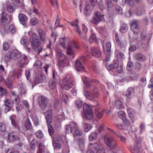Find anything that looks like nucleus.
<instances>
[{"instance_id": "nucleus-1", "label": "nucleus", "mask_w": 153, "mask_h": 153, "mask_svg": "<svg viewBox=\"0 0 153 153\" xmlns=\"http://www.w3.org/2000/svg\"><path fill=\"white\" fill-rule=\"evenodd\" d=\"M52 104H50L49 106V108L50 109L45 114L46 119L48 125V128L49 133L50 135H52L54 132V130L52 126L50 124V123L52 122Z\"/></svg>"}, {"instance_id": "nucleus-2", "label": "nucleus", "mask_w": 153, "mask_h": 153, "mask_svg": "<svg viewBox=\"0 0 153 153\" xmlns=\"http://www.w3.org/2000/svg\"><path fill=\"white\" fill-rule=\"evenodd\" d=\"M30 39L33 48L37 50L38 54L42 52L43 50V47L40 46V43L37 34L35 33H33Z\"/></svg>"}, {"instance_id": "nucleus-3", "label": "nucleus", "mask_w": 153, "mask_h": 153, "mask_svg": "<svg viewBox=\"0 0 153 153\" xmlns=\"http://www.w3.org/2000/svg\"><path fill=\"white\" fill-rule=\"evenodd\" d=\"M56 59L59 60L58 65L61 68L66 65V62L68 61L66 56L63 53L60 49L56 50Z\"/></svg>"}, {"instance_id": "nucleus-4", "label": "nucleus", "mask_w": 153, "mask_h": 153, "mask_svg": "<svg viewBox=\"0 0 153 153\" xmlns=\"http://www.w3.org/2000/svg\"><path fill=\"white\" fill-rule=\"evenodd\" d=\"M72 77L70 75H67L63 79L61 88L62 89L69 90L72 86Z\"/></svg>"}, {"instance_id": "nucleus-5", "label": "nucleus", "mask_w": 153, "mask_h": 153, "mask_svg": "<svg viewBox=\"0 0 153 153\" xmlns=\"http://www.w3.org/2000/svg\"><path fill=\"white\" fill-rule=\"evenodd\" d=\"M104 141L106 144L111 149H115L117 148V143L111 137L106 135H105L104 137Z\"/></svg>"}, {"instance_id": "nucleus-6", "label": "nucleus", "mask_w": 153, "mask_h": 153, "mask_svg": "<svg viewBox=\"0 0 153 153\" xmlns=\"http://www.w3.org/2000/svg\"><path fill=\"white\" fill-rule=\"evenodd\" d=\"M83 110L85 117L88 120L91 119L93 117V113L88 105L84 104L83 105Z\"/></svg>"}, {"instance_id": "nucleus-7", "label": "nucleus", "mask_w": 153, "mask_h": 153, "mask_svg": "<svg viewBox=\"0 0 153 153\" xmlns=\"http://www.w3.org/2000/svg\"><path fill=\"white\" fill-rule=\"evenodd\" d=\"M20 56L19 51L15 50L10 52L7 53L6 55V57L9 60H16L19 58Z\"/></svg>"}, {"instance_id": "nucleus-8", "label": "nucleus", "mask_w": 153, "mask_h": 153, "mask_svg": "<svg viewBox=\"0 0 153 153\" xmlns=\"http://www.w3.org/2000/svg\"><path fill=\"white\" fill-rule=\"evenodd\" d=\"M95 15L96 16L93 18L91 22L93 24L97 25L100 22L103 20L104 17L103 15L101 14L98 11L95 12Z\"/></svg>"}, {"instance_id": "nucleus-9", "label": "nucleus", "mask_w": 153, "mask_h": 153, "mask_svg": "<svg viewBox=\"0 0 153 153\" xmlns=\"http://www.w3.org/2000/svg\"><path fill=\"white\" fill-rule=\"evenodd\" d=\"M85 57H82L79 59L75 61L76 65V69L78 71H84V66L82 63V62H84V59Z\"/></svg>"}, {"instance_id": "nucleus-10", "label": "nucleus", "mask_w": 153, "mask_h": 153, "mask_svg": "<svg viewBox=\"0 0 153 153\" xmlns=\"http://www.w3.org/2000/svg\"><path fill=\"white\" fill-rule=\"evenodd\" d=\"M140 37L141 40L137 42L138 44H140L142 45L143 44V43L142 42V41L144 42V44H148L149 43L150 40V37L146 33H142Z\"/></svg>"}, {"instance_id": "nucleus-11", "label": "nucleus", "mask_w": 153, "mask_h": 153, "mask_svg": "<svg viewBox=\"0 0 153 153\" xmlns=\"http://www.w3.org/2000/svg\"><path fill=\"white\" fill-rule=\"evenodd\" d=\"M85 96L89 100L93 101L94 103V106H97L98 105L99 103L96 99L94 98L93 95L90 92L88 91H85L84 92Z\"/></svg>"}, {"instance_id": "nucleus-12", "label": "nucleus", "mask_w": 153, "mask_h": 153, "mask_svg": "<svg viewBox=\"0 0 153 153\" xmlns=\"http://www.w3.org/2000/svg\"><path fill=\"white\" fill-rule=\"evenodd\" d=\"M135 141L136 144L134 147V153H140L142 151V148L140 145L141 139L139 137H136Z\"/></svg>"}, {"instance_id": "nucleus-13", "label": "nucleus", "mask_w": 153, "mask_h": 153, "mask_svg": "<svg viewBox=\"0 0 153 153\" xmlns=\"http://www.w3.org/2000/svg\"><path fill=\"white\" fill-rule=\"evenodd\" d=\"M18 59L17 64L21 67H23L25 64L28 63L27 57L24 55L20 56Z\"/></svg>"}, {"instance_id": "nucleus-14", "label": "nucleus", "mask_w": 153, "mask_h": 153, "mask_svg": "<svg viewBox=\"0 0 153 153\" xmlns=\"http://www.w3.org/2000/svg\"><path fill=\"white\" fill-rule=\"evenodd\" d=\"M77 128V125L75 123L72 122L66 125L65 130L66 133H70L72 132L73 130Z\"/></svg>"}, {"instance_id": "nucleus-15", "label": "nucleus", "mask_w": 153, "mask_h": 153, "mask_svg": "<svg viewBox=\"0 0 153 153\" xmlns=\"http://www.w3.org/2000/svg\"><path fill=\"white\" fill-rule=\"evenodd\" d=\"M4 101L5 102L4 110L5 112H7L10 111V108L13 106L14 104V102L12 100L8 99H6Z\"/></svg>"}, {"instance_id": "nucleus-16", "label": "nucleus", "mask_w": 153, "mask_h": 153, "mask_svg": "<svg viewBox=\"0 0 153 153\" xmlns=\"http://www.w3.org/2000/svg\"><path fill=\"white\" fill-rule=\"evenodd\" d=\"M10 118L13 127L15 128H17L18 130H19V121L17 119L16 115L14 114L11 116Z\"/></svg>"}, {"instance_id": "nucleus-17", "label": "nucleus", "mask_w": 153, "mask_h": 153, "mask_svg": "<svg viewBox=\"0 0 153 153\" xmlns=\"http://www.w3.org/2000/svg\"><path fill=\"white\" fill-rule=\"evenodd\" d=\"M18 17L20 23L23 26H26L27 24V18L25 15L20 13L19 14Z\"/></svg>"}, {"instance_id": "nucleus-18", "label": "nucleus", "mask_w": 153, "mask_h": 153, "mask_svg": "<svg viewBox=\"0 0 153 153\" xmlns=\"http://www.w3.org/2000/svg\"><path fill=\"white\" fill-rule=\"evenodd\" d=\"M37 32L41 42L43 43H45L47 38L45 32L41 29H39L37 31Z\"/></svg>"}, {"instance_id": "nucleus-19", "label": "nucleus", "mask_w": 153, "mask_h": 153, "mask_svg": "<svg viewBox=\"0 0 153 153\" xmlns=\"http://www.w3.org/2000/svg\"><path fill=\"white\" fill-rule=\"evenodd\" d=\"M45 78V76L44 74H39L34 79L33 81L35 84H38L44 81Z\"/></svg>"}, {"instance_id": "nucleus-20", "label": "nucleus", "mask_w": 153, "mask_h": 153, "mask_svg": "<svg viewBox=\"0 0 153 153\" xmlns=\"http://www.w3.org/2000/svg\"><path fill=\"white\" fill-rule=\"evenodd\" d=\"M48 102V100L47 98L43 96H41L40 106L42 110L45 109Z\"/></svg>"}, {"instance_id": "nucleus-21", "label": "nucleus", "mask_w": 153, "mask_h": 153, "mask_svg": "<svg viewBox=\"0 0 153 153\" xmlns=\"http://www.w3.org/2000/svg\"><path fill=\"white\" fill-rule=\"evenodd\" d=\"M94 147L97 151V153H105L104 148L101 144L95 143L94 144Z\"/></svg>"}, {"instance_id": "nucleus-22", "label": "nucleus", "mask_w": 153, "mask_h": 153, "mask_svg": "<svg viewBox=\"0 0 153 153\" xmlns=\"http://www.w3.org/2000/svg\"><path fill=\"white\" fill-rule=\"evenodd\" d=\"M92 53L95 57L97 58L101 57V52L97 48H93L92 49Z\"/></svg>"}, {"instance_id": "nucleus-23", "label": "nucleus", "mask_w": 153, "mask_h": 153, "mask_svg": "<svg viewBox=\"0 0 153 153\" xmlns=\"http://www.w3.org/2000/svg\"><path fill=\"white\" fill-rule=\"evenodd\" d=\"M19 137L17 135H15L13 133L9 134L8 136V140L9 142H13L16 140H18Z\"/></svg>"}, {"instance_id": "nucleus-24", "label": "nucleus", "mask_w": 153, "mask_h": 153, "mask_svg": "<svg viewBox=\"0 0 153 153\" xmlns=\"http://www.w3.org/2000/svg\"><path fill=\"white\" fill-rule=\"evenodd\" d=\"M1 15L2 16L1 21L2 23L7 22L8 20H9V21L12 20V16L9 15L7 14L5 16L4 15V13H1Z\"/></svg>"}, {"instance_id": "nucleus-25", "label": "nucleus", "mask_w": 153, "mask_h": 153, "mask_svg": "<svg viewBox=\"0 0 153 153\" xmlns=\"http://www.w3.org/2000/svg\"><path fill=\"white\" fill-rule=\"evenodd\" d=\"M144 13V9L142 6H139L136 9L135 14L138 16H140L143 14Z\"/></svg>"}, {"instance_id": "nucleus-26", "label": "nucleus", "mask_w": 153, "mask_h": 153, "mask_svg": "<svg viewBox=\"0 0 153 153\" xmlns=\"http://www.w3.org/2000/svg\"><path fill=\"white\" fill-rule=\"evenodd\" d=\"M115 39L117 43L120 45L121 47H124L126 45V42H121L119 39L117 33H115Z\"/></svg>"}, {"instance_id": "nucleus-27", "label": "nucleus", "mask_w": 153, "mask_h": 153, "mask_svg": "<svg viewBox=\"0 0 153 153\" xmlns=\"http://www.w3.org/2000/svg\"><path fill=\"white\" fill-rule=\"evenodd\" d=\"M135 58L137 60L142 62L146 60V57L143 54L141 53H138L136 55Z\"/></svg>"}, {"instance_id": "nucleus-28", "label": "nucleus", "mask_w": 153, "mask_h": 153, "mask_svg": "<svg viewBox=\"0 0 153 153\" xmlns=\"http://www.w3.org/2000/svg\"><path fill=\"white\" fill-rule=\"evenodd\" d=\"M75 45L76 44L74 42H73L71 44L68 45L67 48V54L69 55H71L74 54V52L72 49V45Z\"/></svg>"}, {"instance_id": "nucleus-29", "label": "nucleus", "mask_w": 153, "mask_h": 153, "mask_svg": "<svg viewBox=\"0 0 153 153\" xmlns=\"http://www.w3.org/2000/svg\"><path fill=\"white\" fill-rule=\"evenodd\" d=\"M19 91L20 95H23L26 94L27 89L25 85L24 84H22L21 86Z\"/></svg>"}, {"instance_id": "nucleus-30", "label": "nucleus", "mask_w": 153, "mask_h": 153, "mask_svg": "<svg viewBox=\"0 0 153 153\" xmlns=\"http://www.w3.org/2000/svg\"><path fill=\"white\" fill-rule=\"evenodd\" d=\"M24 126L27 130H30L31 129L32 125L29 119L27 118L25 120Z\"/></svg>"}, {"instance_id": "nucleus-31", "label": "nucleus", "mask_w": 153, "mask_h": 153, "mask_svg": "<svg viewBox=\"0 0 153 153\" xmlns=\"http://www.w3.org/2000/svg\"><path fill=\"white\" fill-rule=\"evenodd\" d=\"M74 134L73 136L74 138H76V136H81L83 134L82 131L78 128L74 129Z\"/></svg>"}, {"instance_id": "nucleus-32", "label": "nucleus", "mask_w": 153, "mask_h": 153, "mask_svg": "<svg viewBox=\"0 0 153 153\" xmlns=\"http://www.w3.org/2000/svg\"><path fill=\"white\" fill-rule=\"evenodd\" d=\"M115 106L116 108L118 109H120L123 108V107L122 102L119 100L116 101L115 103Z\"/></svg>"}, {"instance_id": "nucleus-33", "label": "nucleus", "mask_w": 153, "mask_h": 153, "mask_svg": "<svg viewBox=\"0 0 153 153\" xmlns=\"http://www.w3.org/2000/svg\"><path fill=\"white\" fill-rule=\"evenodd\" d=\"M128 30V27L125 23L123 24L120 27V31L122 33H125Z\"/></svg>"}, {"instance_id": "nucleus-34", "label": "nucleus", "mask_w": 153, "mask_h": 153, "mask_svg": "<svg viewBox=\"0 0 153 153\" xmlns=\"http://www.w3.org/2000/svg\"><path fill=\"white\" fill-rule=\"evenodd\" d=\"M13 3L15 5L19 7H22L24 5L23 0H14Z\"/></svg>"}, {"instance_id": "nucleus-35", "label": "nucleus", "mask_w": 153, "mask_h": 153, "mask_svg": "<svg viewBox=\"0 0 153 153\" xmlns=\"http://www.w3.org/2000/svg\"><path fill=\"white\" fill-rule=\"evenodd\" d=\"M133 10L131 8L126 12L125 16L127 18H131L133 16Z\"/></svg>"}, {"instance_id": "nucleus-36", "label": "nucleus", "mask_w": 153, "mask_h": 153, "mask_svg": "<svg viewBox=\"0 0 153 153\" xmlns=\"http://www.w3.org/2000/svg\"><path fill=\"white\" fill-rule=\"evenodd\" d=\"M82 78L83 82L85 83L87 86L88 88L91 87V83L88 79L87 77L85 76H83Z\"/></svg>"}, {"instance_id": "nucleus-37", "label": "nucleus", "mask_w": 153, "mask_h": 153, "mask_svg": "<svg viewBox=\"0 0 153 153\" xmlns=\"http://www.w3.org/2000/svg\"><path fill=\"white\" fill-rule=\"evenodd\" d=\"M134 33H137L140 32V28L139 26L138 22L137 20H134Z\"/></svg>"}, {"instance_id": "nucleus-38", "label": "nucleus", "mask_w": 153, "mask_h": 153, "mask_svg": "<svg viewBox=\"0 0 153 153\" xmlns=\"http://www.w3.org/2000/svg\"><path fill=\"white\" fill-rule=\"evenodd\" d=\"M111 47V44L110 42L107 43L105 46L103 47L104 50L105 52H107L109 53L110 51Z\"/></svg>"}, {"instance_id": "nucleus-39", "label": "nucleus", "mask_w": 153, "mask_h": 153, "mask_svg": "<svg viewBox=\"0 0 153 153\" xmlns=\"http://www.w3.org/2000/svg\"><path fill=\"white\" fill-rule=\"evenodd\" d=\"M91 10L89 4H87L84 10V13L86 15H89L91 13Z\"/></svg>"}, {"instance_id": "nucleus-40", "label": "nucleus", "mask_w": 153, "mask_h": 153, "mask_svg": "<svg viewBox=\"0 0 153 153\" xmlns=\"http://www.w3.org/2000/svg\"><path fill=\"white\" fill-rule=\"evenodd\" d=\"M118 116L121 119H122L123 121H125L126 119V115L125 112L121 111L118 113Z\"/></svg>"}, {"instance_id": "nucleus-41", "label": "nucleus", "mask_w": 153, "mask_h": 153, "mask_svg": "<svg viewBox=\"0 0 153 153\" xmlns=\"http://www.w3.org/2000/svg\"><path fill=\"white\" fill-rule=\"evenodd\" d=\"M97 137V133L95 132L91 133L89 134L88 136L89 140H94L96 139Z\"/></svg>"}, {"instance_id": "nucleus-42", "label": "nucleus", "mask_w": 153, "mask_h": 153, "mask_svg": "<svg viewBox=\"0 0 153 153\" xmlns=\"http://www.w3.org/2000/svg\"><path fill=\"white\" fill-rule=\"evenodd\" d=\"M78 141L79 143V148L81 149V147L82 146L81 150L82 151H83L84 148V139L83 138H80L78 140Z\"/></svg>"}, {"instance_id": "nucleus-43", "label": "nucleus", "mask_w": 153, "mask_h": 153, "mask_svg": "<svg viewBox=\"0 0 153 153\" xmlns=\"http://www.w3.org/2000/svg\"><path fill=\"white\" fill-rule=\"evenodd\" d=\"M37 143V142L35 140H32L30 145L31 148L33 150H35L36 149Z\"/></svg>"}, {"instance_id": "nucleus-44", "label": "nucleus", "mask_w": 153, "mask_h": 153, "mask_svg": "<svg viewBox=\"0 0 153 153\" xmlns=\"http://www.w3.org/2000/svg\"><path fill=\"white\" fill-rule=\"evenodd\" d=\"M30 42L27 39H23L21 40V44L24 45H28L30 44Z\"/></svg>"}, {"instance_id": "nucleus-45", "label": "nucleus", "mask_w": 153, "mask_h": 153, "mask_svg": "<svg viewBox=\"0 0 153 153\" xmlns=\"http://www.w3.org/2000/svg\"><path fill=\"white\" fill-rule=\"evenodd\" d=\"M127 112L129 117L133 118L134 116V111L133 108H129L127 110Z\"/></svg>"}, {"instance_id": "nucleus-46", "label": "nucleus", "mask_w": 153, "mask_h": 153, "mask_svg": "<svg viewBox=\"0 0 153 153\" xmlns=\"http://www.w3.org/2000/svg\"><path fill=\"white\" fill-rule=\"evenodd\" d=\"M35 135L38 138H42L44 137V134L42 131L39 130L35 133Z\"/></svg>"}, {"instance_id": "nucleus-47", "label": "nucleus", "mask_w": 153, "mask_h": 153, "mask_svg": "<svg viewBox=\"0 0 153 153\" xmlns=\"http://www.w3.org/2000/svg\"><path fill=\"white\" fill-rule=\"evenodd\" d=\"M49 84V87L51 89H54L56 87V82L53 81H50Z\"/></svg>"}, {"instance_id": "nucleus-48", "label": "nucleus", "mask_w": 153, "mask_h": 153, "mask_svg": "<svg viewBox=\"0 0 153 153\" xmlns=\"http://www.w3.org/2000/svg\"><path fill=\"white\" fill-rule=\"evenodd\" d=\"M105 110H103L102 111H98L96 112V117L99 118H100L102 116L103 113L105 112Z\"/></svg>"}, {"instance_id": "nucleus-49", "label": "nucleus", "mask_w": 153, "mask_h": 153, "mask_svg": "<svg viewBox=\"0 0 153 153\" xmlns=\"http://www.w3.org/2000/svg\"><path fill=\"white\" fill-rule=\"evenodd\" d=\"M127 69L129 71L132 70L133 68V64L132 62H129L127 64Z\"/></svg>"}, {"instance_id": "nucleus-50", "label": "nucleus", "mask_w": 153, "mask_h": 153, "mask_svg": "<svg viewBox=\"0 0 153 153\" xmlns=\"http://www.w3.org/2000/svg\"><path fill=\"white\" fill-rule=\"evenodd\" d=\"M84 127L86 132H88L92 128L91 126L89 124L86 123H85Z\"/></svg>"}, {"instance_id": "nucleus-51", "label": "nucleus", "mask_w": 153, "mask_h": 153, "mask_svg": "<svg viewBox=\"0 0 153 153\" xmlns=\"http://www.w3.org/2000/svg\"><path fill=\"white\" fill-rule=\"evenodd\" d=\"M106 5L109 8H112L113 6V4L111 0H106Z\"/></svg>"}, {"instance_id": "nucleus-52", "label": "nucleus", "mask_w": 153, "mask_h": 153, "mask_svg": "<svg viewBox=\"0 0 153 153\" xmlns=\"http://www.w3.org/2000/svg\"><path fill=\"white\" fill-rule=\"evenodd\" d=\"M134 92V89L133 88H130L126 92V96L129 97H130V95Z\"/></svg>"}, {"instance_id": "nucleus-53", "label": "nucleus", "mask_w": 153, "mask_h": 153, "mask_svg": "<svg viewBox=\"0 0 153 153\" xmlns=\"http://www.w3.org/2000/svg\"><path fill=\"white\" fill-rule=\"evenodd\" d=\"M7 93V92L5 89L2 87H0V94L3 96H4Z\"/></svg>"}, {"instance_id": "nucleus-54", "label": "nucleus", "mask_w": 153, "mask_h": 153, "mask_svg": "<svg viewBox=\"0 0 153 153\" xmlns=\"http://www.w3.org/2000/svg\"><path fill=\"white\" fill-rule=\"evenodd\" d=\"M59 43L63 48H64L65 44V38H60L59 40Z\"/></svg>"}, {"instance_id": "nucleus-55", "label": "nucleus", "mask_w": 153, "mask_h": 153, "mask_svg": "<svg viewBox=\"0 0 153 153\" xmlns=\"http://www.w3.org/2000/svg\"><path fill=\"white\" fill-rule=\"evenodd\" d=\"M116 9L117 12L119 14H121L123 13V10L121 7L119 5H117L116 7Z\"/></svg>"}, {"instance_id": "nucleus-56", "label": "nucleus", "mask_w": 153, "mask_h": 153, "mask_svg": "<svg viewBox=\"0 0 153 153\" xmlns=\"http://www.w3.org/2000/svg\"><path fill=\"white\" fill-rule=\"evenodd\" d=\"M89 41L91 42H95L97 41L96 36L94 34H92L91 35L89 39Z\"/></svg>"}, {"instance_id": "nucleus-57", "label": "nucleus", "mask_w": 153, "mask_h": 153, "mask_svg": "<svg viewBox=\"0 0 153 153\" xmlns=\"http://www.w3.org/2000/svg\"><path fill=\"white\" fill-rule=\"evenodd\" d=\"M3 50L7 51L9 48L10 46L8 43L5 42L3 44Z\"/></svg>"}, {"instance_id": "nucleus-58", "label": "nucleus", "mask_w": 153, "mask_h": 153, "mask_svg": "<svg viewBox=\"0 0 153 153\" xmlns=\"http://www.w3.org/2000/svg\"><path fill=\"white\" fill-rule=\"evenodd\" d=\"M53 146L56 150L59 149L61 148L60 144L58 143H53Z\"/></svg>"}, {"instance_id": "nucleus-59", "label": "nucleus", "mask_w": 153, "mask_h": 153, "mask_svg": "<svg viewBox=\"0 0 153 153\" xmlns=\"http://www.w3.org/2000/svg\"><path fill=\"white\" fill-rule=\"evenodd\" d=\"M38 22V20L36 18L32 19L30 20V22L33 25H36Z\"/></svg>"}, {"instance_id": "nucleus-60", "label": "nucleus", "mask_w": 153, "mask_h": 153, "mask_svg": "<svg viewBox=\"0 0 153 153\" xmlns=\"http://www.w3.org/2000/svg\"><path fill=\"white\" fill-rule=\"evenodd\" d=\"M6 129L5 125L2 123H0V130L2 131H4Z\"/></svg>"}, {"instance_id": "nucleus-61", "label": "nucleus", "mask_w": 153, "mask_h": 153, "mask_svg": "<svg viewBox=\"0 0 153 153\" xmlns=\"http://www.w3.org/2000/svg\"><path fill=\"white\" fill-rule=\"evenodd\" d=\"M9 29L12 33L14 34L15 33L16 30L14 26L13 25H10L9 27Z\"/></svg>"}, {"instance_id": "nucleus-62", "label": "nucleus", "mask_w": 153, "mask_h": 153, "mask_svg": "<svg viewBox=\"0 0 153 153\" xmlns=\"http://www.w3.org/2000/svg\"><path fill=\"white\" fill-rule=\"evenodd\" d=\"M23 107L22 104L19 103L17 104V105H16V111L18 112L22 109Z\"/></svg>"}, {"instance_id": "nucleus-63", "label": "nucleus", "mask_w": 153, "mask_h": 153, "mask_svg": "<svg viewBox=\"0 0 153 153\" xmlns=\"http://www.w3.org/2000/svg\"><path fill=\"white\" fill-rule=\"evenodd\" d=\"M32 118L35 125L36 126H38L39 124V121L36 117L34 116L33 117H32Z\"/></svg>"}, {"instance_id": "nucleus-64", "label": "nucleus", "mask_w": 153, "mask_h": 153, "mask_svg": "<svg viewBox=\"0 0 153 153\" xmlns=\"http://www.w3.org/2000/svg\"><path fill=\"white\" fill-rule=\"evenodd\" d=\"M119 63L117 60H114L112 65L114 69L116 68L119 66Z\"/></svg>"}]
</instances>
